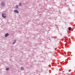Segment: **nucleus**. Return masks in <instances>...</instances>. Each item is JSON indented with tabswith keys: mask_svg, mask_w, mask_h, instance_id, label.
Segmentation results:
<instances>
[{
	"mask_svg": "<svg viewBox=\"0 0 75 75\" xmlns=\"http://www.w3.org/2000/svg\"><path fill=\"white\" fill-rule=\"evenodd\" d=\"M2 17L4 18H6V15L4 13H2Z\"/></svg>",
	"mask_w": 75,
	"mask_h": 75,
	"instance_id": "f257e3e1",
	"label": "nucleus"
},
{
	"mask_svg": "<svg viewBox=\"0 0 75 75\" xmlns=\"http://www.w3.org/2000/svg\"><path fill=\"white\" fill-rule=\"evenodd\" d=\"M1 6H5V3L4 2H2L1 4Z\"/></svg>",
	"mask_w": 75,
	"mask_h": 75,
	"instance_id": "f03ea898",
	"label": "nucleus"
},
{
	"mask_svg": "<svg viewBox=\"0 0 75 75\" xmlns=\"http://www.w3.org/2000/svg\"><path fill=\"white\" fill-rule=\"evenodd\" d=\"M14 12L15 13H19V12L17 10H15L14 11Z\"/></svg>",
	"mask_w": 75,
	"mask_h": 75,
	"instance_id": "7ed1b4c3",
	"label": "nucleus"
},
{
	"mask_svg": "<svg viewBox=\"0 0 75 75\" xmlns=\"http://www.w3.org/2000/svg\"><path fill=\"white\" fill-rule=\"evenodd\" d=\"M8 35H9V34L8 33H7L5 35V37H8Z\"/></svg>",
	"mask_w": 75,
	"mask_h": 75,
	"instance_id": "20e7f679",
	"label": "nucleus"
},
{
	"mask_svg": "<svg viewBox=\"0 0 75 75\" xmlns=\"http://www.w3.org/2000/svg\"><path fill=\"white\" fill-rule=\"evenodd\" d=\"M21 70L23 71V70H24V68L22 67H21Z\"/></svg>",
	"mask_w": 75,
	"mask_h": 75,
	"instance_id": "39448f33",
	"label": "nucleus"
},
{
	"mask_svg": "<svg viewBox=\"0 0 75 75\" xmlns=\"http://www.w3.org/2000/svg\"><path fill=\"white\" fill-rule=\"evenodd\" d=\"M6 70L7 71H8V70H9V68H6Z\"/></svg>",
	"mask_w": 75,
	"mask_h": 75,
	"instance_id": "423d86ee",
	"label": "nucleus"
},
{
	"mask_svg": "<svg viewBox=\"0 0 75 75\" xmlns=\"http://www.w3.org/2000/svg\"><path fill=\"white\" fill-rule=\"evenodd\" d=\"M18 6H19V7H20L21 6H22V4H21V3H19Z\"/></svg>",
	"mask_w": 75,
	"mask_h": 75,
	"instance_id": "0eeeda50",
	"label": "nucleus"
},
{
	"mask_svg": "<svg viewBox=\"0 0 75 75\" xmlns=\"http://www.w3.org/2000/svg\"><path fill=\"white\" fill-rule=\"evenodd\" d=\"M71 28L70 27L69 28V30L71 31Z\"/></svg>",
	"mask_w": 75,
	"mask_h": 75,
	"instance_id": "6e6552de",
	"label": "nucleus"
},
{
	"mask_svg": "<svg viewBox=\"0 0 75 75\" xmlns=\"http://www.w3.org/2000/svg\"><path fill=\"white\" fill-rule=\"evenodd\" d=\"M16 40H15L14 42L13 43V44H15V43H16Z\"/></svg>",
	"mask_w": 75,
	"mask_h": 75,
	"instance_id": "1a4fd4ad",
	"label": "nucleus"
},
{
	"mask_svg": "<svg viewBox=\"0 0 75 75\" xmlns=\"http://www.w3.org/2000/svg\"><path fill=\"white\" fill-rule=\"evenodd\" d=\"M18 5H16V8H18Z\"/></svg>",
	"mask_w": 75,
	"mask_h": 75,
	"instance_id": "9d476101",
	"label": "nucleus"
}]
</instances>
